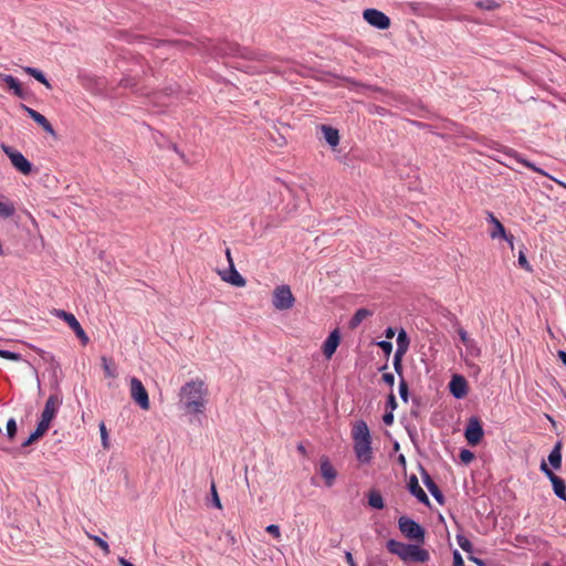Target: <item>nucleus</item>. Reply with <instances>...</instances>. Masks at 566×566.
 <instances>
[{
    "label": "nucleus",
    "instance_id": "nucleus-25",
    "mask_svg": "<svg viewBox=\"0 0 566 566\" xmlns=\"http://www.w3.org/2000/svg\"><path fill=\"white\" fill-rule=\"evenodd\" d=\"M23 71L27 74H29L30 76L34 77L40 83H42L43 85H45L46 88H49V90L52 88L51 83L48 81V78L45 77L43 72L40 71L39 69L31 67V66H25V67H23Z\"/></svg>",
    "mask_w": 566,
    "mask_h": 566
},
{
    "label": "nucleus",
    "instance_id": "nucleus-26",
    "mask_svg": "<svg viewBox=\"0 0 566 566\" xmlns=\"http://www.w3.org/2000/svg\"><path fill=\"white\" fill-rule=\"evenodd\" d=\"M0 78L8 84V86L13 90L14 94L17 96H22V88H21V84L19 83V81L13 77L12 75L10 74H3V73H0Z\"/></svg>",
    "mask_w": 566,
    "mask_h": 566
},
{
    "label": "nucleus",
    "instance_id": "nucleus-61",
    "mask_svg": "<svg viewBox=\"0 0 566 566\" xmlns=\"http://www.w3.org/2000/svg\"><path fill=\"white\" fill-rule=\"evenodd\" d=\"M398 461L401 463V464H405L406 463V458L403 454H400L399 458H398Z\"/></svg>",
    "mask_w": 566,
    "mask_h": 566
},
{
    "label": "nucleus",
    "instance_id": "nucleus-10",
    "mask_svg": "<svg viewBox=\"0 0 566 566\" xmlns=\"http://www.w3.org/2000/svg\"><path fill=\"white\" fill-rule=\"evenodd\" d=\"M365 21L379 30H386L390 27V19L384 12L377 9H366L363 12Z\"/></svg>",
    "mask_w": 566,
    "mask_h": 566
},
{
    "label": "nucleus",
    "instance_id": "nucleus-1",
    "mask_svg": "<svg viewBox=\"0 0 566 566\" xmlns=\"http://www.w3.org/2000/svg\"><path fill=\"white\" fill-rule=\"evenodd\" d=\"M181 408L191 415L203 413L208 402V388L201 379L187 381L179 391Z\"/></svg>",
    "mask_w": 566,
    "mask_h": 566
},
{
    "label": "nucleus",
    "instance_id": "nucleus-60",
    "mask_svg": "<svg viewBox=\"0 0 566 566\" xmlns=\"http://www.w3.org/2000/svg\"><path fill=\"white\" fill-rule=\"evenodd\" d=\"M387 338H392L395 335V331L391 327H388L385 332Z\"/></svg>",
    "mask_w": 566,
    "mask_h": 566
},
{
    "label": "nucleus",
    "instance_id": "nucleus-48",
    "mask_svg": "<svg viewBox=\"0 0 566 566\" xmlns=\"http://www.w3.org/2000/svg\"><path fill=\"white\" fill-rule=\"evenodd\" d=\"M157 43H163V41H157ZM164 44H169V45H179L181 46L184 50H187V49H191L192 45L189 44V43H186V42H182V41H174V42H164Z\"/></svg>",
    "mask_w": 566,
    "mask_h": 566
},
{
    "label": "nucleus",
    "instance_id": "nucleus-64",
    "mask_svg": "<svg viewBox=\"0 0 566 566\" xmlns=\"http://www.w3.org/2000/svg\"><path fill=\"white\" fill-rule=\"evenodd\" d=\"M172 88H169V92H166V95H171Z\"/></svg>",
    "mask_w": 566,
    "mask_h": 566
},
{
    "label": "nucleus",
    "instance_id": "nucleus-23",
    "mask_svg": "<svg viewBox=\"0 0 566 566\" xmlns=\"http://www.w3.org/2000/svg\"><path fill=\"white\" fill-rule=\"evenodd\" d=\"M321 130L323 132L326 143L335 148L339 144V133L336 128L327 125H322Z\"/></svg>",
    "mask_w": 566,
    "mask_h": 566
},
{
    "label": "nucleus",
    "instance_id": "nucleus-54",
    "mask_svg": "<svg viewBox=\"0 0 566 566\" xmlns=\"http://www.w3.org/2000/svg\"><path fill=\"white\" fill-rule=\"evenodd\" d=\"M382 380L389 386H392L395 384V376L391 373H385L382 375Z\"/></svg>",
    "mask_w": 566,
    "mask_h": 566
},
{
    "label": "nucleus",
    "instance_id": "nucleus-32",
    "mask_svg": "<svg viewBox=\"0 0 566 566\" xmlns=\"http://www.w3.org/2000/svg\"><path fill=\"white\" fill-rule=\"evenodd\" d=\"M102 365L104 369V374L108 378L117 377L116 367L106 358L102 357Z\"/></svg>",
    "mask_w": 566,
    "mask_h": 566
},
{
    "label": "nucleus",
    "instance_id": "nucleus-38",
    "mask_svg": "<svg viewBox=\"0 0 566 566\" xmlns=\"http://www.w3.org/2000/svg\"><path fill=\"white\" fill-rule=\"evenodd\" d=\"M17 434V422L13 418H10L7 422V437L13 440Z\"/></svg>",
    "mask_w": 566,
    "mask_h": 566
},
{
    "label": "nucleus",
    "instance_id": "nucleus-27",
    "mask_svg": "<svg viewBox=\"0 0 566 566\" xmlns=\"http://www.w3.org/2000/svg\"><path fill=\"white\" fill-rule=\"evenodd\" d=\"M368 504L370 507L376 510H381L385 506L381 494L376 490L368 493Z\"/></svg>",
    "mask_w": 566,
    "mask_h": 566
},
{
    "label": "nucleus",
    "instance_id": "nucleus-45",
    "mask_svg": "<svg viewBox=\"0 0 566 566\" xmlns=\"http://www.w3.org/2000/svg\"><path fill=\"white\" fill-rule=\"evenodd\" d=\"M458 335L461 339V342L463 343V345L468 344L469 342H471L473 338H470L467 331L462 327L458 328Z\"/></svg>",
    "mask_w": 566,
    "mask_h": 566
},
{
    "label": "nucleus",
    "instance_id": "nucleus-20",
    "mask_svg": "<svg viewBox=\"0 0 566 566\" xmlns=\"http://www.w3.org/2000/svg\"><path fill=\"white\" fill-rule=\"evenodd\" d=\"M489 220L493 224V229L490 232L492 239L504 238L511 245H513V237L506 235L504 226L494 217L493 213H489Z\"/></svg>",
    "mask_w": 566,
    "mask_h": 566
},
{
    "label": "nucleus",
    "instance_id": "nucleus-59",
    "mask_svg": "<svg viewBox=\"0 0 566 566\" xmlns=\"http://www.w3.org/2000/svg\"><path fill=\"white\" fill-rule=\"evenodd\" d=\"M226 256H227V260H228V262H229V266H231V264H234V263H233V260H232V256H231V251H230V249H227V250H226Z\"/></svg>",
    "mask_w": 566,
    "mask_h": 566
},
{
    "label": "nucleus",
    "instance_id": "nucleus-17",
    "mask_svg": "<svg viewBox=\"0 0 566 566\" xmlns=\"http://www.w3.org/2000/svg\"><path fill=\"white\" fill-rule=\"evenodd\" d=\"M319 471H321L322 476L325 480V484L327 486H332L334 484V482H335L336 476H337V471L332 465V463L328 460V458L324 457V458L321 459Z\"/></svg>",
    "mask_w": 566,
    "mask_h": 566
},
{
    "label": "nucleus",
    "instance_id": "nucleus-18",
    "mask_svg": "<svg viewBox=\"0 0 566 566\" xmlns=\"http://www.w3.org/2000/svg\"><path fill=\"white\" fill-rule=\"evenodd\" d=\"M61 405V399L56 395H51L44 406V409L41 413V418L52 421L57 412V408Z\"/></svg>",
    "mask_w": 566,
    "mask_h": 566
},
{
    "label": "nucleus",
    "instance_id": "nucleus-8",
    "mask_svg": "<svg viewBox=\"0 0 566 566\" xmlns=\"http://www.w3.org/2000/svg\"><path fill=\"white\" fill-rule=\"evenodd\" d=\"M54 314L70 326V328L75 333L83 345H86L90 342L85 331L82 328L81 324L72 313H69L64 310H55Z\"/></svg>",
    "mask_w": 566,
    "mask_h": 566
},
{
    "label": "nucleus",
    "instance_id": "nucleus-35",
    "mask_svg": "<svg viewBox=\"0 0 566 566\" xmlns=\"http://www.w3.org/2000/svg\"><path fill=\"white\" fill-rule=\"evenodd\" d=\"M405 353H402L401 350H396L395 355H394V368H395V371L400 376V378L402 377V357H403Z\"/></svg>",
    "mask_w": 566,
    "mask_h": 566
},
{
    "label": "nucleus",
    "instance_id": "nucleus-34",
    "mask_svg": "<svg viewBox=\"0 0 566 566\" xmlns=\"http://www.w3.org/2000/svg\"><path fill=\"white\" fill-rule=\"evenodd\" d=\"M86 535L88 536V538L94 541V543L103 551L105 555H108L111 553L109 545L103 538H101L97 535H92L88 532H86Z\"/></svg>",
    "mask_w": 566,
    "mask_h": 566
},
{
    "label": "nucleus",
    "instance_id": "nucleus-51",
    "mask_svg": "<svg viewBox=\"0 0 566 566\" xmlns=\"http://www.w3.org/2000/svg\"><path fill=\"white\" fill-rule=\"evenodd\" d=\"M41 438L35 431L30 434V437L22 443V447L31 446L35 440Z\"/></svg>",
    "mask_w": 566,
    "mask_h": 566
},
{
    "label": "nucleus",
    "instance_id": "nucleus-31",
    "mask_svg": "<svg viewBox=\"0 0 566 566\" xmlns=\"http://www.w3.org/2000/svg\"><path fill=\"white\" fill-rule=\"evenodd\" d=\"M408 346H409V338H408V335L407 333L405 332V329H401L399 333H398V337H397V349L396 350H401L402 353L406 354L407 349H408Z\"/></svg>",
    "mask_w": 566,
    "mask_h": 566
},
{
    "label": "nucleus",
    "instance_id": "nucleus-30",
    "mask_svg": "<svg viewBox=\"0 0 566 566\" xmlns=\"http://www.w3.org/2000/svg\"><path fill=\"white\" fill-rule=\"evenodd\" d=\"M464 346H465V353H467L468 357H470V358H478V357L481 356V348L478 345L475 339H472L471 342H469Z\"/></svg>",
    "mask_w": 566,
    "mask_h": 566
},
{
    "label": "nucleus",
    "instance_id": "nucleus-62",
    "mask_svg": "<svg viewBox=\"0 0 566 566\" xmlns=\"http://www.w3.org/2000/svg\"><path fill=\"white\" fill-rule=\"evenodd\" d=\"M297 450H298L301 453H303V454L305 453V448H304V446H303V444H298V446H297Z\"/></svg>",
    "mask_w": 566,
    "mask_h": 566
},
{
    "label": "nucleus",
    "instance_id": "nucleus-58",
    "mask_svg": "<svg viewBox=\"0 0 566 566\" xmlns=\"http://www.w3.org/2000/svg\"><path fill=\"white\" fill-rule=\"evenodd\" d=\"M558 355V358L563 361V364L566 366V352L564 350H558L557 353Z\"/></svg>",
    "mask_w": 566,
    "mask_h": 566
},
{
    "label": "nucleus",
    "instance_id": "nucleus-14",
    "mask_svg": "<svg viewBox=\"0 0 566 566\" xmlns=\"http://www.w3.org/2000/svg\"><path fill=\"white\" fill-rule=\"evenodd\" d=\"M205 52H209L210 54L214 55H234L240 53V49L232 44H223L219 48H210V41L209 42H200V49Z\"/></svg>",
    "mask_w": 566,
    "mask_h": 566
},
{
    "label": "nucleus",
    "instance_id": "nucleus-9",
    "mask_svg": "<svg viewBox=\"0 0 566 566\" xmlns=\"http://www.w3.org/2000/svg\"><path fill=\"white\" fill-rule=\"evenodd\" d=\"M484 436L482 423L478 417H471L468 420L464 437L472 447L479 444Z\"/></svg>",
    "mask_w": 566,
    "mask_h": 566
},
{
    "label": "nucleus",
    "instance_id": "nucleus-53",
    "mask_svg": "<svg viewBox=\"0 0 566 566\" xmlns=\"http://www.w3.org/2000/svg\"><path fill=\"white\" fill-rule=\"evenodd\" d=\"M382 421L386 426H391L394 423V413L392 411L386 412L382 417Z\"/></svg>",
    "mask_w": 566,
    "mask_h": 566
},
{
    "label": "nucleus",
    "instance_id": "nucleus-33",
    "mask_svg": "<svg viewBox=\"0 0 566 566\" xmlns=\"http://www.w3.org/2000/svg\"><path fill=\"white\" fill-rule=\"evenodd\" d=\"M352 85V88L356 92H366V91H373V92H380L382 93V90L376 86L365 85L363 83L356 82V81H348Z\"/></svg>",
    "mask_w": 566,
    "mask_h": 566
},
{
    "label": "nucleus",
    "instance_id": "nucleus-55",
    "mask_svg": "<svg viewBox=\"0 0 566 566\" xmlns=\"http://www.w3.org/2000/svg\"><path fill=\"white\" fill-rule=\"evenodd\" d=\"M345 559L348 563V566H357L350 552L345 553Z\"/></svg>",
    "mask_w": 566,
    "mask_h": 566
},
{
    "label": "nucleus",
    "instance_id": "nucleus-52",
    "mask_svg": "<svg viewBox=\"0 0 566 566\" xmlns=\"http://www.w3.org/2000/svg\"><path fill=\"white\" fill-rule=\"evenodd\" d=\"M387 407L390 408V411L397 408L396 397L392 392L388 396Z\"/></svg>",
    "mask_w": 566,
    "mask_h": 566
},
{
    "label": "nucleus",
    "instance_id": "nucleus-46",
    "mask_svg": "<svg viewBox=\"0 0 566 566\" xmlns=\"http://www.w3.org/2000/svg\"><path fill=\"white\" fill-rule=\"evenodd\" d=\"M265 531L268 533L272 534L273 536H275L276 538H279L281 536L279 525L270 524L269 526H266Z\"/></svg>",
    "mask_w": 566,
    "mask_h": 566
},
{
    "label": "nucleus",
    "instance_id": "nucleus-43",
    "mask_svg": "<svg viewBox=\"0 0 566 566\" xmlns=\"http://www.w3.org/2000/svg\"><path fill=\"white\" fill-rule=\"evenodd\" d=\"M518 264L521 268L525 269L526 271H530V272L532 271V268H531L523 251H520V253H518Z\"/></svg>",
    "mask_w": 566,
    "mask_h": 566
},
{
    "label": "nucleus",
    "instance_id": "nucleus-44",
    "mask_svg": "<svg viewBox=\"0 0 566 566\" xmlns=\"http://www.w3.org/2000/svg\"><path fill=\"white\" fill-rule=\"evenodd\" d=\"M378 346L382 349V352L389 355L392 352V344L388 340H380Z\"/></svg>",
    "mask_w": 566,
    "mask_h": 566
},
{
    "label": "nucleus",
    "instance_id": "nucleus-49",
    "mask_svg": "<svg viewBox=\"0 0 566 566\" xmlns=\"http://www.w3.org/2000/svg\"><path fill=\"white\" fill-rule=\"evenodd\" d=\"M480 8L492 10L496 7V3L493 0H485L478 3Z\"/></svg>",
    "mask_w": 566,
    "mask_h": 566
},
{
    "label": "nucleus",
    "instance_id": "nucleus-16",
    "mask_svg": "<svg viewBox=\"0 0 566 566\" xmlns=\"http://www.w3.org/2000/svg\"><path fill=\"white\" fill-rule=\"evenodd\" d=\"M340 342V335L338 329H334L328 337L325 339L323 344V354L327 359L332 358V356L335 354L338 345Z\"/></svg>",
    "mask_w": 566,
    "mask_h": 566
},
{
    "label": "nucleus",
    "instance_id": "nucleus-7",
    "mask_svg": "<svg viewBox=\"0 0 566 566\" xmlns=\"http://www.w3.org/2000/svg\"><path fill=\"white\" fill-rule=\"evenodd\" d=\"M130 397L132 399L143 409V410H149L150 402H149V396L148 392L143 385V382L136 378L133 377L130 379Z\"/></svg>",
    "mask_w": 566,
    "mask_h": 566
},
{
    "label": "nucleus",
    "instance_id": "nucleus-2",
    "mask_svg": "<svg viewBox=\"0 0 566 566\" xmlns=\"http://www.w3.org/2000/svg\"><path fill=\"white\" fill-rule=\"evenodd\" d=\"M354 450L360 462L369 463L373 457L371 438L367 423L359 420L353 428Z\"/></svg>",
    "mask_w": 566,
    "mask_h": 566
},
{
    "label": "nucleus",
    "instance_id": "nucleus-3",
    "mask_svg": "<svg viewBox=\"0 0 566 566\" xmlns=\"http://www.w3.org/2000/svg\"><path fill=\"white\" fill-rule=\"evenodd\" d=\"M386 547L389 553L397 555L405 563H426L430 558L428 551L420 547L419 545L406 544L396 539H389L386 544Z\"/></svg>",
    "mask_w": 566,
    "mask_h": 566
},
{
    "label": "nucleus",
    "instance_id": "nucleus-42",
    "mask_svg": "<svg viewBox=\"0 0 566 566\" xmlns=\"http://www.w3.org/2000/svg\"><path fill=\"white\" fill-rule=\"evenodd\" d=\"M459 458L464 464H469L474 459V453L468 449H462Z\"/></svg>",
    "mask_w": 566,
    "mask_h": 566
},
{
    "label": "nucleus",
    "instance_id": "nucleus-5",
    "mask_svg": "<svg viewBox=\"0 0 566 566\" xmlns=\"http://www.w3.org/2000/svg\"><path fill=\"white\" fill-rule=\"evenodd\" d=\"M295 297L286 284L279 285L273 291L272 304L279 311H286L294 306Z\"/></svg>",
    "mask_w": 566,
    "mask_h": 566
},
{
    "label": "nucleus",
    "instance_id": "nucleus-21",
    "mask_svg": "<svg viewBox=\"0 0 566 566\" xmlns=\"http://www.w3.org/2000/svg\"><path fill=\"white\" fill-rule=\"evenodd\" d=\"M505 155L513 158L517 163L524 165L525 167L532 169L533 171L538 172L543 176L549 177V175L547 172H545L543 169L538 168L535 164L531 163L530 160L523 158L522 155L518 154L516 150L509 148L505 150Z\"/></svg>",
    "mask_w": 566,
    "mask_h": 566
},
{
    "label": "nucleus",
    "instance_id": "nucleus-15",
    "mask_svg": "<svg viewBox=\"0 0 566 566\" xmlns=\"http://www.w3.org/2000/svg\"><path fill=\"white\" fill-rule=\"evenodd\" d=\"M221 279L230 283L233 286L243 287L245 285V279L237 271L234 264L229 266V271L219 272Z\"/></svg>",
    "mask_w": 566,
    "mask_h": 566
},
{
    "label": "nucleus",
    "instance_id": "nucleus-41",
    "mask_svg": "<svg viewBox=\"0 0 566 566\" xmlns=\"http://www.w3.org/2000/svg\"><path fill=\"white\" fill-rule=\"evenodd\" d=\"M408 384L407 381L403 379V377L400 378V381H399V395H400V398L407 402L408 401Z\"/></svg>",
    "mask_w": 566,
    "mask_h": 566
},
{
    "label": "nucleus",
    "instance_id": "nucleus-19",
    "mask_svg": "<svg viewBox=\"0 0 566 566\" xmlns=\"http://www.w3.org/2000/svg\"><path fill=\"white\" fill-rule=\"evenodd\" d=\"M409 492L422 504L429 505V499L422 488L419 485L416 475H411L408 482Z\"/></svg>",
    "mask_w": 566,
    "mask_h": 566
},
{
    "label": "nucleus",
    "instance_id": "nucleus-47",
    "mask_svg": "<svg viewBox=\"0 0 566 566\" xmlns=\"http://www.w3.org/2000/svg\"><path fill=\"white\" fill-rule=\"evenodd\" d=\"M99 431H101V437H102L103 446H104L105 448H107V439H108V434H107L106 427H105L104 422H102V423L99 424Z\"/></svg>",
    "mask_w": 566,
    "mask_h": 566
},
{
    "label": "nucleus",
    "instance_id": "nucleus-4",
    "mask_svg": "<svg viewBox=\"0 0 566 566\" xmlns=\"http://www.w3.org/2000/svg\"><path fill=\"white\" fill-rule=\"evenodd\" d=\"M398 527L406 538L416 541L418 544L424 543L426 531L415 520L407 516H401L398 520Z\"/></svg>",
    "mask_w": 566,
    "mask_h": 566
},
{
    "label": "nucleus",
    "instance_id": "nucleus-56",
    "mask_svg": "<svg viewBox=\"0 0 566 566\" xmlns=\"http://www.w3.org/2000/svg\"><path fill=\"white\" fill-rule=\"evenodd\" d=\"M469 559L473 562L476 566H485V563L478 557L469 556Z\"/></svg>",
    "mask_w": 566,
    "mask_h": 566
},
{
    "label": "nucleus",
    "instance_id": "nucleus-39",
    "mask_svg": "<svg viewBox=\"0 0 566 566\" xmlns=\"http://www.w3.org/2000/svg\"><path fill=\"white\" fill-rule=\"evenodd\" d=\"M0 357L9 359V360H13V361L22 360V356L20 354L13 353L10 350H6V349H0Z\"/></svg>",
    "mask_w": 566,
    "mask_h": 566
},
{
    "label": "nucleus",
    "instance_id": "nucleus-37",
    "mask_svg": "<svg viewBox=\"0 0 566 566\" xmlns=\"http://www.w3.org/2000/svg\"><path fill=\"white\" fill-rule=\"evenodd\" d=\"M210 495H211L212 505L214 507L221 510L222 504H221V501H220L218 492H217L216 483L213 481L211 482V485H210Z\"/></svg>",
    "mask_w": 566,
    "mask_h": 566
},
{
    "label": "nucleus",
    "instance_id": "nucleus-29",
    "mask_svg": "<svg viewBox=\"0 0 566 566\" xmlns=\"http://www.w3.org/2000/svg\"><path fill=\"white\" fill-rule=\"evenodd\" d=\"M15 213L14 205L6 199L0 201V218H10Z\"/></svg>",
    "mask_w": 566,
    "mask_h": 566
},
{
    "label": "nucleus",
    "instance_id": "nucleus-13",
    "mask_svg": "<svg viewBox=\"0 0 566 566\" xmlns=\"http://www.w3.org/2000/svg\"><path fill=\"white\" fill-rule=\"evenodd\" d=\"M450 392L454 398H464L468 394V384L463 376L454 375L449 382Z\"/></svg>",
    "mask_w": 566,
    "mask_h": 566
},
{
    "label": "nucleus",
    "instance_id": "nucleus-40",
    "mask_svg": "<svg viewBox=\"0 0 566 566\" xmlns=\"http://www.w3.org/2000/svg\"><path fill=\"white\" fill-rule=\"evenodd\" d=\"M50 424H51V421L41 418L34 431L40 437H42L50 428Z\"/></svg>",
    "mask_w": 566,
    "mask_h": 566
},
{
    "label": "nucleus",
    "instance_id": "nucleus-12",
    "mask_svg": "<svg viewBox=\"0 0 566 566\" xmlns=\"http://www.w3.org/2000/svg\"><path fill=\"white\" fill-rule=\"evenodd\" d=\"M22 108L27 112V114L38 124L40 125L44 132H46L48 134H50L51 136L55 137L56 136V133L53 128V126L51 125V123L46 119V117L42 114H40L39 112H36L35 109L27 106V105H23L22 104Z\"/></svg>",
    "mask_w": 566,
    "mask_h": 566
},
{
    "label": "nucleus",
    "instance_id": "nucleus-6",
    "mask_svg": "<svg viewBox=\"0 0 566 566\" xmlns=\"http://www.w3.org/2000/svg\"><path fill=\"white\" fill-rule=\"evenodd\" d=\"M2 151L9 157L12 166L23 175L32 172V164L24 157V155L15 148L1 144Z\"/></svg>",
    "mask_w": 566,
    "mask_h": 566
},
{
    "label": "nucleus",
    "instance_id": "nucleus-11",
    "mask_svg": "<svg viewBox=\"0 0 566 566\" xmlns=\"http://www.w3.org/2000/svg\"><path fill=\"white\" fill-rule=\"evenodd\" d=\"M541 471L549 479L553 485L554 493L557 497L566 501V484L564 480L557 476L545 462L541 464Z\"/></svg>",
    "mask_w": 566,
    "mask_h": 566
},
{
    "label": "nucleus",
    "instance_id": "nucleus-22",
    "mask_svg": "<svg viewBox=\"0 0 566 566\" xmlns=\"http://www.w3.org/2000/svg\"><path fill=\"white\" fill-rule=\"evenodd\" d=\"M422 481L428 489V491L431 493V495L440 503L442 504L444 501V496L442 492L440 491L439 486L436 484V482L431 479V476L423 471L422 473Z\"/></svg>",
    "mask_w": 566,
    "mask_h": 566
},
{
    "label": "nucleus",
    "instance_id": "nucleus-50",
    "mask_svg": "<svg viewBox=\"0 0 566 566\" xmlns=\"http://www.w3.org/2000/svg\"><path fill=\"white\" fill-rule=\"evenodd\" d=\"M453 566H464L463 558L457 549L453 552Z\"/></svg>",
    "mask_w": 566,
    "mask_h": 566
},
{
    "label": "nucleus",
    "instance_id": "nucleus-28",
    "mask_svg": "<svg viewBox=\"0 0 566 566\" xmlns=\"http://www.w3.org/2000/svg\"><path fill=\"white\" fill-rule=\"evenodd\" d=\"M370 315H371V312L368 311L367 308H359V310H357L356 313L354 314V316L349 321V326L352 328H356L357 326L360 325V323L365 318H367Z\"/></svg>",
    "mask_w": 566,
    "mask_h": 566
},
{
    "label": "nucleus",
    "instance_id": "nucleus-57",
    "mask_svg": "<svg viewBox=\"0 0 566 566\" xmlns=\"http://www.w3.org/2000/svg\"><path fill=\"white\" fill-rule=\"evenodd\" d=\"M118 563L120 566H134L130 562H128L124 557H118Z\"/></svg>",
    "mask_w": 566,
    "mask_h": 566
},
{
    "label": "nucleus",
    "instance_id": "nucleus-63",
    "mask_svg": "<svg viewBox=\"0 0 566 566\" xmlns=\"http://www.w3.org/2000/svg\"><path fill=\"white\" fill-rule=\"evenodd\" d=\"M172 88H169V92H166V95H171Z\"/></svg>",
    "mask_w": 566,
    "mask_h": 566
},
{
    "label": "nucleus",
    "instance_id": "nucleus-36",
    "mask_svg": "<svg viewBox=\"0 0 566 566\" xmlns=\"http://www.w3.org/2000/svg\"><path fill=\"white\" fill-rule=\"evenodd\" d=\"M457 542L459 546L465 552V553H472L473 546L472 543L462 534L457 535Z\"/></svg>",
    "mask_w": 566,
    "mask_h": 566
},
{
    "label": "nucleus",
    "instance_id": "nucleus-24",
    "mask_svg": "<svg viewBox=\"0 0 566 566\" xmlns=\"http://www.w3.org/2000/svg\"><path fill=\"white\" fill-rule=\"evenodd\" d=\"M562 447H563L562 441H557L548 455L549 464L555 470H558L562 467Z\"/></svg>",
    "mask_w": 566,
    "mask_h": 566
}]
</instances>
